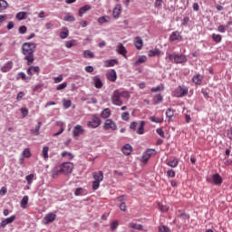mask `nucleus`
Wrapping results in <instances>:
<instances>
[{"label": "nucleus", "instance_id": "nucleus-55", "mask_svg": "<svg viewBox=\"0 0 232 232\" xmlns=\"http://www.w3.org/2000/svg\"><path fill=\"white\" fill-rule=\"evenodd\" d=\"M18 32L22 34H26V32H28V28L25 25H22L19 27Z\"/></svg>", "mask_w": 232, "mask_h": 232}, {"label": "nucleus", "instance_id": "nucleus-16", "mask_svg": "<svg viewBox=\"0 0 232 232\" xmlns=\"http://www.w3.org/2000/svg\"><path fill=\"white\" fill-rule=\"evenodd\" d=\"M116 52H117L120 55H122L123 57H125V59H127L128 56H126V53H128V51L126 50V47H124V44H119L117 45Z\"/></svg>", "mask_w": 232, "mask_h": 232}, {"label": "nucleus", "instance_id": "nucleus-25", "mask_svg": "<svg viewBox=\"0 0 232 232\" xmlns=\"http://www.w3.org/2000/svg\"><path fill=\"white\" fill-rule=\"evenodd\" d=\"M179 39H182V35H180V33L179 31L171 33L169 35V41H179Z\"/></svg>", "mask_w": 232, "mask_h": 232}, {"label": "nucleus", "instance_id": "nucleus-63", "mask_svg": "<svg viewBox=\"0 0 232 232\" xmlns=\"http://www.w3.org/2000/svg\"><path fill=\"white\" fill-rule=\"evenodd\" d=\"M15 220V216H11L10 218H6L5 221H7V224H12Z\"/></svg>", "mask_w": 232, "mask_h": 232}, {"label": "nucleus", "instance_id": "nucleus-34", "mask_svg": "<svg viewBox=\"0 0 232 232\" xmlns=\"http://www.w3.org/2000/svg\"><path fill=\"white\" fill-rule=\"evenodd\" d=\"M63 21H66L67 23H73V21H75V16H73L72 14L68 13L64 16Z\"/></svg>", "mask_w": 232, "mask_h": 232}, {"label": "nucleus", "instance_id": "nucleus-35", "mask_svg": "<svg viewBox=\"0 0 232 232\" xmlns=\"http://www.w3.org/2000/svg\"><path fill=\"white\" fill-rule=\"evenodd\" d=\"M149 57H155L160 55V51L159 49L150 50L148 53Z\"/></svg>", "mask_w": 232, "mask_h": 232}, {"label": "nucleus", "instance_id": "nucleus-18", "mask_svg": "<svg viewBox=\"0 0 232 232\" xmlns=\"http://www.w3.org/2000/svg\"><path fill=\"white\" fill-rule=\"evenodd\" d=\"M57 216L53 213L47 214L44 218V224H50L52 222H54Z\"/></svg>", "mask_w": 232, "mask_h": 232}, {"label": "nucleus", "instance_id": "nucleus-21", "mask_svg": "<svg viewBox=\"0 0 232 232\" xmlns=\"http://www.w3.org/2000/svg\"><path fill=\"white\" fill-rule=\"evenodd\" d=\"M134 45L136 46L137 50H142V46L144 45L142 38H140V36L135 37Z\"/></svg>", "mask_w": 232, "mask_h": 232}, {"label": "nucleus", "instance_id": "nucleus-8", "mask_svg": "<svg viewBox=\"0 0 232 232\" xmlns=\"http://www.w3.org/2000/svg\"><path fill=\"white\" fill-rule=\"evenodd\" d=\"M101 122H102L101 118H99V116L94 115L92 121H88L87 126L89 128H93V129L99 128V126H101Z\"/></svg>", "mask_w": 232, "mask_h": 232}, {"label": "nucleus", "instance_id": "nucleus-48", "mask_svg": "<svg viewBox=\"0 0 232 232\" xmlns=\"http://www.w3.org/2000/svg\"><path fill=\"white\" fill-rule=\"evenodd\" d=\"M34 174H30L25 177V180L27 181V184L30 186L34 182Z\"/></svg>", "mask_w": 232, "mask_h": 232}, {"label": "nucleus", "instance_id": "nucleus-57", "mask_svg": "<svg viewBox=\"0 0 232 232\" xmlns=\"http://www.w3.org/2000/svg\"><path fill=\"white\" fill-rule=\"evenodd\" d=\"M18 75L22 79V81H25V82H28L30 81V79L26 77V74L24 72H19Z\"/></svg>", "mask_w": 232, "mask_h": 232}, {"label": "nucleus", "instance_id": "nucleus-30", "mask_svg": "<svg viewBox=\"0 0 232 232\" xmlns=\"http://www.w3.org/2000/svg\"><path fill=\"white\" fill-rule=\"evenodd\" d=\"M129 227L131 229H137L138 231H142L144 229L141 224L137 223H130Z\"/></svg>", "mask_w": 232, "mask_h": 232}, {"label": "nucleus", "instance_id": "nucleus-59", "mask_svg": "<svg viewBox=\"0 0 232 232\" xmlns=\"http://www.w3.org/2000/svg\"><path fill=\"white\" fill-rule=\"evenodd\" d=\"M64 78L63 77V74H60L58 77H54V82L55 84H59V82H63V80Z\"/></svg>", "mask_w": 232, "mask_h": 232}, {"label": "nucleus", "instance_id": "nucleus-40", "mask_svg": "<svg viewBox=\"0 0 232 232\" xmlns=\"http://www.w3.org/2000/svg\"><path fill=\"white\" fill-rule=\"evenodd\" d=\"M8 8V2L5 0H0V12H3V10H6Z\"/></svg>", "mask_w": 232, "mask_h": 232}, {"label": "nucleus", "instance_id": "nucleus-6", "mask_svg": "<svg viewBox=\"0 0 232 232\" xmlns=\"http://www.w3.org/2000/svg\"><path fill=\"white\" fill-rule=\"evenodd\" d=\"M155 155H157V150H155L154 149H149L143 153L141 161L144 164H147L148 160H150L151 157H155Z\"/></svg>", "mask_w": 232, "mask_h": 232}, {"label": "nucleus", "instance_id": "nucleus-62", "mask_svg": "<svg viewBox=\"0 0 232 232\" xmlns=\"http://www.w3.org/2000/svg\"><path fill=\"white\" fill-rule=\"evenodd\" d=\"M167 176L170 177L171 179H174V177H175V170H173V169L168 170L167 171Z\"/></svg>", "mask_w": 232, "mask_h": 232}, {"label": "nucleus", "instance_id": "nucleus-7", "mask_svg": "<svg viewBox=\"0 0 232 232\" xmlns=\"http://www.w3.org/2000/svg\"><path fill=\"white\" fill-rule=\"evenodd\" d=\"M207 180L210 184H215L216 186H220V184H222V177H220V174H214L210 178H208Z\"/></svg>", "mask_w": 232, "mask_h": 232}, {"label": "nucleus", "instance_id": "nucleus-38", "mask_svg": "<svg viewBox=\"0 0 232 232\" xmlns=\"http://www.w3.org/2000/svg\"><path fill=\"white\" fill-rule=\"evenodd\" d=\"M150 92L152 93H157V92H164V84L158 85L157 87H153Z\"/></svg>", "mask_w": 232, "mask_h": 232}, {"label": "nucleus", "instance_id": "nucleus-4", "mask_svg": "<svg viewBox=\"0 0 232 232\" xmlns=\"http://www.w3.org/2000/svg\"><path fill=\"white\" fill-rule=\"evenodd\" d=\"M167 59L170 61V63H175V64H182V63H186L188 58L184 54H168Z\"/></svg>", "mask_w": 232, "mask_h": 232}, {"label": "nucleus", "instance_id": "nucleus-32", "mask_svg": "<svg viewBox=\"0 0 232 232\" xmlns=\"http://www.w3.org/2000/svg\"><path fill=\"white\" fill-rule=\"evenodd\" d=\"M162 101H164V97L161 96V94H157L153 98V103L154 104H160V102H162Z\"/></svg>", "mask_w": 232, "mask_h": 232}, {"label": "nucleus", "instance_id": "nucleus-27", "mask_svg": "<svg viewBox=\"0 0 232 232\" xmlns=\"http://www.w3.org/2000/svg\"><path fill=\"white\" fill-rule=\"evenodd\" d=\"M43 122L39 121L37 126L34 129L31 130V135H34L35 137L39 136V131L41 130V126Z\"/></svg>", "mask_w": 232, "mask_h": 232}, {"label": "nucleus", "instance_id": "nucleus-29", "mask_svg": "<svg viewBox=\"0 0 232 232\" xmlns=\"http://www.w3.org/2000/svg\"><path fill=\"white\" fill-rule=\"evenodd\" d=\"M90 10H92V6H90L89 5H84L83 7L79 9V16L82 17V15H84V14H86Z\"/></svg>", "mask_w": 232, "mask_h": 232}, {"label": "nucleus", "instance_id": "nucleus-22", "mask_svg": "<svg viewBox=\"0 0 232 232\" xmlns=\"http://www.w3.org/2000/svg\"><path fill=\"white\" fill-rule=\"evenodd\" d=\"M165 115L168 119V122H171V120L175 116V110L171 108L167 109Z\"/></svg>", "mask_w": 232, "mask_h": 232}, {"label": "nucleus", "instance_id": "nucleus-28", "mask_svg": "<svg viewBox=\"0 0 232 232\" xmlns=\"http://www.w3.org/2000/svg\"><path fill=\"white\" fill-rule=\"evenodd\" d=\"M101 117L102 119H109V117H111V110L110 108L104 109L101 113Z\"/></svg>", "mask_w": 232, "mask_h": 232}, {"label": "nucleus", "instance_id": "nucleus-5", "mask_svg": "<svg viewBox=\"0 0 232 232\" xmlns=\"http://www.w3.org/2000/svg\"><path fill=\"white\" fill-rule=\"evenodd\" d=\"M144 126H146V122L144 121H140V122H131L130 128V130H133V131H136L138 135H144Z\"/></svg>", "mask_w": 232, "mask_h": 232}, {"label": "nucleus", "instance_id": "nucleus-23", "mask_svg": "<svg viewBox=\"0 0 232 232\" xmlns=\"http://www.w3.org/2000/svg\"><path fill=\"white\" fill-rule=\"evenodd\" d=\"M107 79L111 81V82H115L117 81V72H115V70H111L107 73Z\"/></svg>", "mask_w": 232, "mask_h": 232}, {"label": "nucleus", "instance_id": "nucleus-11", "mask_svg": "<svg viewBox=\"0 0 232 232\" xmlns=\"http://www.w3.org/2000/svg\"><path fill=\"white\" fill-rule=\"evenodd\" d=\"M92 84L97 88V90H101V88L104 86V83H102V80H101V76L99 75L92 77Z\"/></svg>", "mask_w": 232, "mask_h": 232}, {"label": "nucleus", "instance_id": "nucleus-14", "mask_svg": "<svg viewBox=\"0 0 232 232\" xmlns=\"http://www.w3.org/2000/svg\"><path fill=\"white\" fill-rule=\"evenodd\" d=\"M14 68V62L10 61L7 62L5 65H3L0 68V72H2L3 73H7V72H10V70H12Z\"/></svg>", "mask_w": 232, "mask_h": 232}, {"label": "nucleus", "instance_id": "nucleus-10", "mask_svg": "<svg viewBox=\"0 0 232 232\" xmlns=\"http://www.w3.org/2000/svg\"><path fill=\"white\" fill-rule=\"evenodd\" d=\"M82 133H84V128H82V125L74 126L72 130V136L74 137V139H77V137H81Z\"/></svg>", "mask_w": 232, "mask_h": 232}, {"label": "nucleus", "instance_id": "nucleus-50", "mask_svg": "<svg viewBox=\"0 0 232 232\" xmlns=\"http://www.w3.org/2000/svg\"><path fill=\"white\" fill-rule=\"evenodd\" d=\"M101 187V182L100 181H92V189L94 191H97V189H99V188Z\"/></svg>", "mask_w": 232, "mask_h": 232}, {"label": "nucleus", "instance_id": "nucleus-52", "mask_svg": "<svg viewBox=\"0 0 232 232\" xmlns=\"http://www.w3.org/2000/svg\"><path fill=\"white\" fill-rule=\"evenodd\" d=\"M159 232H171V230L166 226H160L159 227Z\"/></svg>", "mask_w": 232, "mask_h": 232}, {"label": "nucleus", "instance_id": "nucleus-39", "mask_svg": "<svg viewBox=\"0 0 232 232\" xmlns=\"http://www.w3.org/2000/svg\"><path fill=\"white\" fill-rule=\"evenodd\" d=\"M158 208L160 211H162L163 213H168V211H169V207L162 205L160 203H158Z\"/></svg>", "mask_w": 232, "mask_h": 232}, {"label": "nucleus", "instance_id": "nucleus-42", "mask_svg": "<svg viewBox=\"0 0 232 232\" xmlns=\"http://www.w3.org/2000/svg\"><path fill=\"white\" fill-rule=\"evenodd\" d=\"M27 205H28V196H24L21 200V208H23V209H26Z\"/></svg>", "mask_w": 232, "mask_h": 232}, {"label": "nucleus", "instance_id": "nucleus-36", "mask_svg": "<svg viewBox=\"0 0 232 232\" xmlns=\"http://www.w3.org/2000/svg\"><path fill=\"white\" fill-rule=\"evenodd\" d=\"M167 166H169V168H177V166H179V159H174L167 162Z\"/></svg>", "mask_w": 232, "mask_h": 232}, {"label": "nucleus", "instance_id": "nucleus-9", "mask_svg": "<svg viewBox=\"0 0 232 232\" xmlns=\"http://www.w3.org/2000/svg\"><path fill=\"white\" fill-rule=\"evenodd\" d=\"M103 129L115 130H117V124L115 123V121H113V120L107 119L103 125Z\"/></svg>", "mask_w": 232, "mask_h": 232}, {"label": "nucleus", "instance_id": "nucleus-33", "mask_svg": "<svg viewBox=\"0 0 232 232\" xmlns=\"http://www.w3.org/2000/svg\"><path fill=\"white\" fill-rule=\"evenodd\" d=\"M48 151H50V147L45 146L42 150V157H44V160H48Z\"/></svg>", "mask_w": 232, "mask_h": 232}, {"label": "nucleus", "instance_id": "nucleus-24", "mask_svg": "<svg viewBox=\"0 0 232 232\" xmlns=\"http://www.w3.org/2000/svg\"><path fill=\"white\" fill-rule=\"evenodd\" d=\"M121 151L123 155H131V151H133V148L130 144H126L122 147Z\"/></svg>", "mask_w": 232, "mask_h": 232}, {"label": "nucleus", "instance_id": "nucleus-31", "mask_svg": "<svg viewBox=\"0 0 232 232\" xmlns=\"http://www.w3.org/2000/svg\"><path fill=\"white\" fill-rule=\"evenodd\" d=\"M83 57L84 59H93L95 57V53L91 50H86L83 52Z\"/></svg>", "mask_w": 232, "mask_h": 232}, {"label": "nucleus", "instance_id": "nucleus-3", "mask_svg": "<svg viewBox=\"0 0 232 232\" xmlns=\"http://www.w3.org/2000/svg\"><path fill=\"white\" fill-rule=\"evenodd\" d=\"M130 92L115 90L111 97V101L114 106H122V99H130Z\"/></svg>", "mask_w": 232, "mask_h": 232}, {"label": "nucleus", "instance_id": "nucleus-46", "mask_svg": "<svg viewBox=\"0 0 232 232\" xmlns=\"http://www.w3.org/2000/svg\"><path fill=\"white\" fill-rule=\"evenodd\" d=\"M62 157H67L68 160H72L73 159V154H72V152H68V151H63L62 153Z\"/></svg>", "mask_w": 232, "mask_h": 232}, {"label": "nucleus", "instance_id": "nucleus-54", "mask_svg": "<svg viewBox=\"0 0 232 232\" xmlns=\"http://www.w3.org/2000/svg\"><path fill=\"white\" fill-rule=\"evenodd\" d=\"M70 106H72V101L63 100V108H65V110H68V108H70Z\"/></svg>", "mask_w": 232, "mask_h": 232}, {"label": "nucleus", "instance_id": "nucleus-1", "mask_svg": "<svg viewBox=\"0 0 232 232\" xmlns=\"http://www.w3.org/2000/svg\"><path fill=\"white\" fill-rule=\"evenodd\" d=\"M37 49V44L35 43H24L22 45L23 53L24 55V61H27V66H32L35 57V50Z\"/></svg>", "mask_w": 232, "mask_h": 232}, {"label": "nucleus", "instance_id": "nucleus-19", "mask_svg": "<svg viewBox=\"0 0 232 232\" xmlns=\"http://www.w3.org/2000/svg\"><path fill=\"white\" fill-rule=\"evenodd\" d=\"M184 95H188V88L179 86L176 90V97H184Z\"/></svg>", "mask_w": 232, "mask_h": 232}, {"label": "nucleus", "instance_id": "nucleus-41", "mask_svg": "<svg viewBox=\"0 0 232 232\" xmlns=\"http://www.w3.org/2000/svg\"><path fill=\"white\" fill-rule=\"evenodd\" d=\"M26 12H19L17 14H16V19L18 21H23L24 19H26Z\"/></svg>", "mask_w": 232, "mask_h": 232}, {"label": "nucleus", "instance_id": "nucleus-53", "mask_svg": "<svg viewBox=\"0 0 232 232\" xmlns=\"http://www.w3.org/2000/svg\"><path fill=\"white\" fill-rule=\"evenodd\" d=\"M68 35H69L68 29H65V31H63L62 33H60L61 39H66V37H68Z\"/></svg>", "mask_w": 232, "mask_h": 232}, {"label": "nucleus", "instance_id": "nucleus-45", "mask_svg": "<svg viewBox=\"0 0 232 232\" xmlns=\"http://www.w3.org/2000/svg\"><path fill=\"white\" fill-rule=\"evenodd\" d=\"M77 42L75 40L67 41L65 43L66 48H72V46H76Z\"/></svg>", "mask_w": 232, "mask_h": 232}, {"label": "nucleus", "instance_id": "nucleus-44", "mask_svg": "<svg viewBox=\"0 0 232 232\" xmlns=\"http://www.w3.org/2000/svg\"><path fill=\"white\" fill-rule=\"evenodd\" d=\"M212 39L215 43H221L222 41V35L220 34H212Z\"/></svg>", "mask_w": 232, "mask_h": 232}, {"label": "nucleus", "instance_id": "nucleus-58", "mask_svg": "<svg viewBox=\"0 0 232 232\" xmlns=\"http://www.w3.org/2000/svg\"><path fill=\"white\" fill-rule=\"evenodd\" d=\"M83 191H84V189H82V188H76V190L74 191L75 197H79V196L82 195Z\"/></svg>", "mask_w": 232, "mask_h": 232}, {"label": "nucleus", "instance_id": "nucleus-64", "mask_svg": "<svg viewBox=\"0 0 232 232\" xmlns=\"http://www.w3.org/2000/svg\"><path fill=\"white\" fill-rule=\"evenodd\" d=\"M227 139H229L230 140H232V128L227 130Z\"/></svg>", "mask_w": 232, "mask_h": 232}, {"label": "nucleus", "instance_id": "nucleus-26", "mask_svg": "<svg viewBox=\"0 0 232 232\" xmlns=\"http://www.w3.org/2000/svg\"><path fill=\"white\" fill-rule=\"evenodd\" d=\"M118 63L119 62L115 59L106 60V61H104V67L111 68V67L115 66V64H118Z\"/></svg>", "mask_w": 232, "mask_h": 232}, {"label": "nucleus", "instance_id": "nucleus-49", "mask_svg": "<svg viewBox=\"0 0 232 232\" xmlns=\"http://www.w3.org/2000/svg\"><path fill=\"white\" fill-rule=\"evenodd\" d=\"M119 227V221L115 220L112 223H111V231H115Z\"/></svg>", "mask_w": 232, "mask_h": 232}, {"label": "nucleus", "instance_id": "nucleus-61", "mask_svg": "<svg viewBox=\"0 0 232 232\" xmlns=\"http://www.w3.org/2000/svg\"><path fill=\"white\" fill-rule=\"evenodd\" d=\"M162 0H156L155 1V8H162Z\"/></svg>", "mask_w": 232, "mask_h": 232}, {"label": "nucleus", "instance_id": "nucleus-60", "mask_svg": "<svg viewBox=\"0 0 232 232\" xmlns=\"http://www.w3.org/2000/svg\"><path fill=\"white\" fill-rule=\"evenodd\" d=\"M122 121H130V112L126 111L121 114Z\"/></svg>", "mask_w": 232, "mask_h": 232}, {"label": "nucleus", "instance_id": "nucleus-43", "mask_svg": "<svg viewBox=\"0 0 232 232\" xmlns=\"http://www.w3.org/2000/svg\"><path fill=\"white\" fill-rule=\"evenodd\" d=\"M150 121H151V122H156L157 124H160L161 122H164V119L163 118H157L155 116H151L150 118Z\"/></svg>", "mask_w": 232, "mask_h": 232}, {"label": "nucleus", "instance_id": "nucleus-2", "mask_svg": "<svg viewBox=\"0 0 232 232\" xmlns=\"http://www.w3.org/2000/svg\"><path fill=\"white\" fill-rule=\"evenodd\" d=\"M74 165L72 162H63L55 167L52 171L53 179H57L59 175H70L73 171Z\"/></svg>", "mask_w": 232, "mask_h": 232}, {"label": "nucleus", "instance_id": "nucleus-37", "mask_svg": "<svg viewBox=\"0 0 232 232\" xmlns=\"http://www.w3.org/2000/svg\"><path fill=\"white\" fill-rule=\"evenodd\" d=\"M22 155L25 159H30V157H32V151L30 150V148L24 149Z\"/></svg>", "mask_w": 232, "mask_h": 232}, {"label": "nucleus", "instance_id": "nucleus-17", "mask_svg": "<svg viewBox=\"0 0 232 232\" xmlns=\"http://www.w3.org/2000/svg\"><path fill=\"white\" fill-rule=\"evenodd\" d=\"M39 72H41V68L39 66H30L27 69V75H39Z\"/></svg>", "mask_w": 232, "mask_h": 232}, {"label": "nucleus", "instance_id": "nucleus-56", "mask_svg": "<svg viewBox=\"0 0 232 232\" xmlns=\"http://www.w3.org/2000/svg\"><path fill=\"white\" fill-rule=\"evenodd\" d=\"M66 86H68V82H64L59 84V85L57 86L56 90H57L58 92H60L61 90H64V88H66Z\"/></svg>", "mask_w": 232, "mask_h": 232}, {"label": "nucleus", "instance_id": "nucleus-13", "mask_svg": "<svg viewBox=\"0 0 232 232\" xmlns=\"http://www.w3.org/2000/svg\"><path fill=\"white\" fill-rule=\"evenodd\" d=\"M92 178L94 179V181H96V182H102V180H104V173L102 172V170L93 172Z\"/></svg>", "mask_w": 232, "mask_h": 232}, {"label": "nucleus", "instance_id": "nucleus-47", "mask_svg": "<svg viewBox=\"0 0 232 232\" xmlns=\"http://www.w3.org/2000/svg\"><path fill=\"white\" fill-rule=\"evenodd\" d=\"M146 61H148V58L146 57V55H142L138 59L135 64H142V63H146Z\"/></svg>", "mask_w": 232, "mask_h": 232}, {"label": "nucleus", "instance_id": "nucleus-15", "mask_svg": "<svg viewBox=\"0 0 232 232\" xmlns=\"http://www.w3.org/2000/svg\"><path fill=\"white\" fill-rule=\"evenodd\" d=\"M121 14H122V6L121 5H116L112 11V17H114V19H119Z\"/></svg>", "mask_w": 232, "mask_h": 232}, {"label": "nucleus", "instance_id": "nucleus-20", "mask_svg": "<svg viewBox=\"0 0 232 232\" xmlns=\"http://www.w3.org/2000/svg\"><path fill=\"white\" fill-rule=\"evenodd\" d=\"M204 79V76L201 74H195L192 77V82H194V84H198V86H200V84H202V81Z\"/></svg>", "mask_w": 232, "mask_h": 232}, {"label": "nucleus", "instance_id": "nucleus-51", "mask_svg": "<svg viewBox=\"0 0 232 232\" xmlns=\"http://www.w3.org/2000/svg\"><path fill=\"white\" fill-rule=\"evenodd\" d=\"M108 19H110V17L108 16H102L98 19V23H100V24H102L104 23H108Z\"/></svg>", "mask_w": 232, "mask_h": 232}, {"label": "nucleus", "instance_id": "nucleus-12", "mask_svg": "<svg viewBox=\"0 0 232 232\" xmlns=\"http://www.w3.org/2000/svg\"><path fill=\"white\" fill-rule=\"evenodd\" d=\"M232 24V20L228 21L227 25L221 24L218 27V32L220 34H226V30L227 29V32H232V29L229 27Z\"/></svg>", "mask_w": 232, "mask_h": 232}]
</instances>
